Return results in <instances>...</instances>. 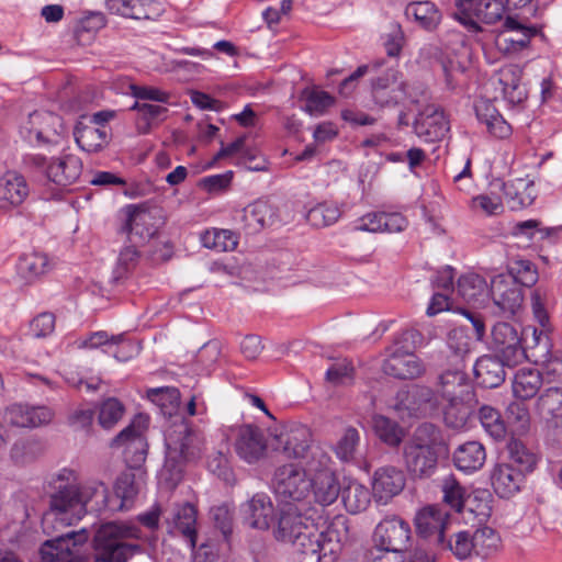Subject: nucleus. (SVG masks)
Returning a JSON list of instances; mask_svg holds the SVG:
<instances>
[{"instance_id": "nucleus-9", "label": "nucleus", "mask_w": 562, "mask_h": 562, "mask_svg": "<svg viewBox=\"0 0 562 562\" xmlns=\"http://www.w3.org/2000/svg\"><path fill=\"white\" fill-rule=\"evenodd\" d=\"M454 19L470 31L481 32L480 23L494 24L504 15V0H452Z\"/></svg>"}, {"instance_id": "nucleus-64", "label": "nucleus", "mask_w": 562, "mask_h": 562, "mask_svg": "<svg viewBox=\"0 0 562 562\" xmlns=\"http://www.w3.org/2000/svg\"><path fill=\"white\" fill-rule=\"evenodd\" d=\"M221 356V342L218 340H210L205 342L195 356L196 362L205 370H210Z\"/></svg>"}, {"instance_id": "nucleus-49", "label": "nucleus", "mask_w": 562, "mask_h": 562, "mask_svg": "<svg viewBox=\"0 0 562 562\" xmlns=\"http://www.w3.org/2000/svg\"><path fill=\"white\" fill-rule=\"evenodd\" d=\"M201 243L205 248L217 251H231L237 247V235L229 229L213 228L201 235Z\"/></svg>"}, {"instance_id": "nucleus-46", "label": "nucleus", "mask_w": 562, "mask_h": 562, "mask_svg": "<svg viewBox=\"0 0 562 562\" xmlns=\"http://www.w3.org/2000/svg\"><path fill=\"white\" fill-rule=\"evenodd\" d=\"M479 420L485 432L495 441L506 438V423L498 409L490 405H482L477 411Z\"/></svg>"}, {"instance_id": "nucleus-60", "label": "nucleus", "mask_w": 562, "mask_h": 562, "mask_svg": "<svg viewBox=\"0 0 562 562\" xmlns=\"http://www.w3.org/2000/svg\"><path fill=\"white\" fill-rule=\"evenodd\" d=\"M304 95L305 111L310 114H323L335 102V99L326 91L306 90Z\"/></svg>"}, {"instance_id": "nucleus-45", "label": "nucleus", "mask_w": 562, "mask_h": 562, "mask_svg": "<svg viewBox=\"0 0 562 562\" xmlns=\"http://www.w3.org/2000/svg\"><path fill=\"white\" fill-rule=\"evenodd\" d=\"M508 465L521 470L524 474L535 470L538 458L521 440L512 438L507 445Z\"/></svg>"}, {"instance_id": "nucleus-24", "label": "nucleus", "mask_w": 562, "mask_h": 562, "mask_svg": "<svg viewBox=\"0 0 562 562\" xmlns=\"http://www.w3.org/2000/svg\"><path fill=\"white\" fill-rule=\"evenodd\" d=\"M417 533L423 538L435 537L437 546L445 544V530L449 522V514L437 505H428L419 509L414 518Z\"/></svg>"}, {"instance_id": "nucleus-17", "label": "nucleus", "mask_w": 562, "mask_h": 562, "mask_svg": "<svg viewBox=\"0 0 562 562\" xmlns=\"http://www.w3.org/2000/svg\"><path fill=\"white\" fill-rule=\"evenodd\" d=\"M123 211L126 220L122 232L127 234L130 243L144 244L157 233V226L151 223L156 209L142 203L128 204Z\"/></svg>"}, {"instance_id": "nucleus-39", "label": "nucleus", "mask_w": 562, "mask_h": 562, "mask_svg": "<svg viewBox=\"0 0 562 562\" xmlns=\"http://www.w3.org/2000/svg\"><path fill=\"white\" fill-rule=\"evenodd\" d=\"M277 216V210L268 201L258 200L243 210L241 220L249 233H257L272 225Z\"/></svg>"}, {"instance_id": "nucleus-40", "label": "nucleus", "mask_w": 562, "mask_h": 562, "mask_svg": "<svg viewBox=\"0 0 562 562\" xmlns=\"http://www.w3.org/2000/svg\"><path fill=\"white\" fill-rule=\"evenodd\" d=\"M146 476V471L126 469L116 479L114 485L115 495L121 499L120 507L128 506L140 491Z\"/></svg>"}, {"instance_id": "nucleus-54", "label": "nucleus", "mask_w": 562, "mask_h": 562, "mask_svg": "<svg viewBox=\"0 0 562 562\" xmlns=\"http://www.w3.org/2000/svg\"><path fill=\"white\" fill-rule=\"evenodd\" d=\"M360 443V434L355 427H347L335 446V453L344 462L352 461Z\"/></svg>"}, {"instance_id": "nucleus-48", "label": "nucleus", "mask_w": 562, "mask_h": 562, "mask_svg": "<svg viewBox=\"0 0 562 562\" xmlns=\"http://www.w3.org/2000/svg\"><path fill=\"white\" fill-rule=\"evenodd\" d=\"M374 434L381 441L390 447H397L403 439V430L400 425L383 415H375L372 418Z\"/></svg>"}, {"instance_id": "nucleus-57", "label": "nucleus", "mask_w": 562, "mask_h": 562, "mask_svg": "<svg viewBox=\"0 0 562 562\" xmlns=\"http://www.w3.org/2000/svg\"><path fill=\"white\" fill-rule=\"evenodd\" d=\"M475 553L481 557L488 555L495 550L499 542V537L496 531L487 526L479 528L472 535Z\"/></svg>"}, {"instance_id": "nucleus-47", "label": "nucleus", "mask_w": 562, "mask_h": 562, "mask_svg": "<svg viewBox=\"0 0 562 562\" xmlns=\"http://www.w3.org/2000/svg\"><path fill=\"white\" fill-rule=\"evenodd\" d=\"M441 492L443 503L457 513H461L470 501V495L453 475L443 479Z\"/></svg>"}, {"instance_id": "nucleus-32", "label": "nucleus", "mask_w": 562, "mask_h": 562, "mask_svg": "<svg viewBox=\"0 0 562 562\" xmlns=\"http://www.w3.org/2000/svg\"><path fill=\"white\" fill-rule=\"evenodd\" d=\"M30 194L25 177L18 171H7L0 178V207L19 206Z\"/></svg>"}, {"instance_id": "nucleus-18", "label": "nucleus", "mask_w": 562, "mask_h": 562, "mask_svg": "<svg viewBox=\"0 0 562 562\" xmlns=\"http://www.w3.org/2000/svg\"><path fill=\"white\" fill-rule=\"evenodd\" d=\"M492 345L497 356L514 367L524 360L522 338L509 323H497L492 328Z\"/></svg>"}, {"instance_id": "nucleus-27", "label": "nucleus", "mask_w": 562, "mask_h": 562, "mask_svg": "<svg viewBox=\"0 0 562 562\" xmlns=\"http://www.w3.org/2000/svg\"><path fill=\"white\" fill-rule=\"evenodd\" d=\"M53 411L47 406H30L27 404H12L3 414V419L15 427L35 428L50 423Z\"/></svg>"}, {"instance_id": "nucleus-11", "label": "nucleus", "mask_w": 562, "mask_h": 562, "mask_svg": "<svg viewBox=\"0 0 562 562\" xmlns=\"http://www.w3.org/2000/svg\"><path fill=\"white\" fill-rule=\"evenodd\" d=\"M536 36L544 38L541 26L507 16L495 36V46L503 55L513 56L528 48Z\"/></svg>"}, {"instance_id": "nucleus-7", "label": "nucleus", "mask_w": 562, "mask_h": 562, "mask_svg": "<svg viewBox=\"0 0 562 562\" xmlns=\"http://www.w3.org/2000/svg\"><path fill=\"white\" fill-rule=\"evenodd\" d=\"M149 418L144 414L136 415L128 426L122 429L112 440L111 448L124 447V461L127 469L145 471L143 468L148 452L145 432Z\"/></svg>"}, {"instance_id": "nucleus-30", "label": "nucleus", "mask_w": 562, "mask_h": 562, "mask_svg": "<svg viewBox=\"0 0 562 562\" xmlns=\"http://www.w3.org/2000/svg\"><path fill=\"white\" fill-rule=\"evenodd\" d=\"M105 8L112 14L134 20H154L160 14L159 4L153 0H106Z\"/></svg>"}, {"instance_id": "nucleus-33", "label": "nucleus", "mask_w": 562, "mask_h": 562, "mask_svg": "<svg viewBox=\"0 0 562 562\" xmlns=\"http://www.w3.org/2000/svg\"><path fill=\"white\" fill-rule=\"evenodd\" d=\"M196 516L198 510L191 503L177 504L173 506L167 522L178 531L191 546H196Z\"/></svg>"}, {"instance_id": "nucleus-5", "label": "nucleus", "mask_w": 562, "mask_h": 562, "mask_svg": "<svg viewBox=\"0 0 562 562\" xmlns=\"http://www.w3.org/2000/svg\"><path fill=\"white\" fill-rule=\"evenodd\" d=\"M128 539L148 540L134 524L110 521L101 525L93 537L94 562H127L144 552L140 544L127 542Z\"/></svg>"}, {"instance_id": "nucleus-44", "label": "nucleus", "mask_w": 562, "mask_h": 562, "mask_svg": "<svg viewBox=\"0 0 562 562\" xmlns=\"http://www.w3.org/2000/svg\"><path fill=\"white\" fill-rule=\"evenodd\" d=\"M74 135L78 146L88 153L100 151L109 142L105 126H76Z\"/></svg>"}, {"instance_id": "nucleus-23", "label": "nucleus", "mask_w": 562, "mask_h": 562, "mask_svg": "<svg viewBox=\"0 0 562 562\" xmlns=\"http://www.w3.org/2000/svg\"><path fill=\"white\" fill-rule=\"evenodd\" d=\"M443 401L446 402L442 409L443 422L452 429L464 428L479 405L475 392L461 393V395L443 398Z\"/></svg>"}, {"instance_id": "nucleus-10", "label": "nucleus", "mask_w": 562, "mask_h": 562, "mask_svg": "<svg viewBox=\"0 0 562 562\" xmlns=\"http://www.w3.org/2000/svg\"><path fill=\"white\" fill-rule=\"evenodd\" d=\"M531 307L532 313L541 329L538 330L533 328L531 342H528L525 339L524 346V360H528L533 362L535 364L540 366L550 359L552 353L551 351V341L547 334V327L549 325V314L546 310L543 296L540 289H536L531 294Z\"/></svg>"}, {"instance_id": "nucleus-12", "label": "nucleus", "mask_w": 562, "mask_h": 562, "mask_svg": "<svg viewBox=\"0 0 562 562\" xmlns=\"http://www.w3.org/2000/svg\"><path fill=\"white\" fill-rule=\"evenodd\" d=\"M279 448L288 458L306 459L308 454L318 459V465L324 467L328 457L318 447L312 446V434L304 425H293L278 436Z\"/></svg>"}, {"instance_id": "nucleus-13", "label": "nucleus", "mask_w": 562, "mask_h": 562, "mask_svg": "<svg viewBox=\"0 0 562 562\" xmlns=\"http://www.w3.org/2000/svg\"><path fill=\"white\" fill-rule=\"evenodd\" d=\"M440 405V396L437 389L428 385L416 384L408 390H401L395 396V408L405 411L408 416H425L437 411Z\"/></svg>"}, {"instance_id": "nucleus-29", "label": "nucleus", "mask_w": 562, "mask_h": 562, "mask_svg": "<svg viewBox=\"0 0 562 562\" xmlns=\"http://www.w3.org/2000/svg\"><path fill=\"white\" fill-rule=\"evenodd\" d=\"M526 474L507 463H497L491 473L494 492L502 498H510L525 483Z\"/></svg>"}, {"instance_id": "nucleus-21", "label": "nucleus", "mask_w": 562, "mask_h": 562, "mask_svg": "<svg viewBox=\"0 0 562 562\" xmlns=\"http://www.w3.org/2000/svg\"><path fill=\"white\" fill-rule=\"evenodd\" d=\"M414 131L426 143L441 140L449 131L443 111L435 104L425 105L418 111L414 122Z\"/></svg>"}, {"instance_id": "nucleus-16", "label": "nucleus", "mask_w": 562, "mask_h": 562, "mask_svg": "<svg viewBox=\"0 0 562 562\" xmlns=\"http://www.w3.org/2000/svg\"><path fill=\"white\" fill-rule=\"evenodd\" d=\"M400 342L396 341L389 357L384 360V373L398 380H414L423 376L426 373V366L423 360L413 350L400 346Z\"/></svg>"}, {"instance_id": "nucleus-52", "label": "nucleus", "mask_w": 562, "mask_h": 562, "mask_svg": "<svg viewBox=\"0 0 562 562\" xmlns=\"http://www.w3.org/2000/svg\"><path fill=\"white\" fill-rule=\"evenodd\" d=\"M519 286L531 288L538 281V271L533 262L527 259L514 260L508 266V274Z\"/></svg>"}, {"instance_id": "nucleus-31", "label": "nucleus", "mask_w": 562, "mask_h": 562, "mask_svg": "<svg viewBox=\"0 0 562 562\" xmlns=\"http://www.w3.org/2000/svg\"><path fill=\"white\" fill-rule=\"evenodd\" d=\"M82 162L75 155L52 158L46 168V178L61 187L72 184L81 175Z\"/></svg>"}, {"instance_id": "nucleus-22", "label": "nucleus", "mask_w": 562, "mask_h": 562, "mask_svg": "<svg viewBox=\"0 0 562 562\" xmlns=\"http://www.w3.org/2000/svg\"><path fill=\"white\" fill-rule=\"evenodd\" d=\"M533 412L548 429L562 432V387L549 386L536 397Z\"/></svg>"}, {"instance_id": "nucleus-28", "label": "nucleus", "mask_w": 562, "mask_h": 562, "mask_svg": "<svg viewBox=\"0 0 562 562\" xmlns=\"http://www.w3.org/2000/svg\"><path fill=\"white\" fill-rule=\"evenodd\" d=\"M506 366L507 361L497 355L479 358L473 368L477 384L485 389L498 387L506 379Z\"/></svg>"}, {"instance_id": "nucleus-50", "label": "nucleus", "mask_w": 562, "mask_h": 562, "mask_svg": "<svg viewBox=\"0 0 562 562\" xmlns=\"http://www.w3.org/2000/svg\"><path fill=\"white\" fill-rule=\"evenodd\" d=\"M340 216L341 211L337 204L323 202L308 210L306 220L312 226L323 228L335 224Z\"/></svg>"}, {"instance_id": "nucleus-14", "label": "nucleus", "mask_w": 562, "mask_h": 562, "mask_svg": "<svg viewBox=\"0 0 562 562\" xmlns=\"http://www.w3.org/2000/svg\"><path fill=\"white\" fill-rule=\"evenodd\" d=\"M490 294L498 316L512 317L521 307L524 292L521 286L506 274H497L491 280Z\"/></svg>"}, {"instance_id": "nucleus-26", "label": "nucleus", "mask_w": 562, "mask_h": 562, "mask_svg": "<svg viewBox=\"0 0 562 562\" xmlns=\"http://www.w3.org/2000/svg\"><path fill=\"white\" fill-rule=\"evenodd\" d=\"M235 450L238 457L247 463L259 461L267 450L263 431L255 425H243L238 429Z\"/></svg>"}, {"instance_id": "nucleus-3", "label": "nucleus", "mask_w": 562, "mask_h": 562, "mask_svg": "<svg viewBox=\"0 0 562 562\" xmlns=\"http://www.w3.org/2000/svg\"><path fill=\"white\" fill-rule=\"evenodd\" d=\"M412 529L400 516L382 519L372 533V547L366 553L371 562H406L405 552L409 549ZM407 562H435L423 549H416Z\"/></svg>"}, {"instance_id": "nucleus-56", "label": "nucleus", "mask_w": 562, "mask_h": 562, "mask_svg": "<svg viewBox=\"0 0 562 562\" xmlns=\"http://www.w3.org/2000/svg\"><path fill=\"white\" fill-rule=\"evenodd\" d=\"M139 244L131 243L124 247L117 258V265L114 270V281L117 282L127 277L135 269L139 259V252L136 249Z\"/></svg>"}, {"instance_id": "nucleus-37", "label": "nucleus", "mask_w": 562, "mask_h": 562, "mask_svg": "<svg viewBox=\"0 0 562 562\" xmlns=\"http://www.w3.org/2000/svg\"><path fill=\"white\" fill-rule=\"evenodd\" d=\"M543 375L533 368L517 370L512 381L513 395L516 400L529 401L541 393Z\"/></svg>"}, {"instance_id": "nucleus-62", "label": "nucleus", "mask_w": 562, "mask_h": 562, "mask_svg": "<svg viewBox=\"0 0 562 562\" xmlns=\"http://www.w3.org/2000/svg\"><path fill=\"white\" fill-rule=\"evenodd\" d=\"M353 371V367L346 359L337 361L327 369L326 380L335 385L345 384L352 381Z\"/></svg>"}, {"instance_id": "nucleus-55", "label": "nucleus", "mask_w": 562, "mask_h": 562, "mask_svg": "<svg viewBox=\"0 0 562 562\" xmlns=\"http://www.w3.org/2000/svg\"><path fill=\"white\" fill-rule=\"evenodd\" d=\"M19 269L25 278H36L49 269V259L45 254L32 252L20 259Z\"/></svg>"}, {"instance_id": "nucleus-51", "label": "nucleus", "mask_w": 562, "mask_h": 562, "mask_svg": "<svg viewBox=\"0 0 562 562\" xmlns=\"http://www.w3.org/2000/svg\"><path fill=\"white\" fill-rule=\"evenodd\" d=\"M407 15H413L420 25L427 30L435 29L440 22L441 14L435 3L430 1H418L409 3L406 9Z\"/></svg>"}, {"instance_id": "nucleus-63", "label": "nucleus", "mask_w": 562, "mask_h": 562, "mask_svg": "<svg viewBox=\"0 0 562 562\" xmlns=\"http://www.w3.org/2000/svg\"><path fill=\"white\" fill-rule=\"evenodd\" d=\"M55 329V315L49 312L40 313L30 323V334L35 338L50 335Z\"/></svg>"}, {"instance_id": "nucleus-53", "label": "nucleus", "mask_w": 562, "mask_h": 562, "mask_svg": "<svg viewBox=\"0 0 562 562\" xmlns=\"http://www.w3.org/2000/svg\"><path fill=\"white\" fill-rule=\"evenodd\" d=\"M124 405L115 397L104 400L99 406L98 423L103 429H112L123 417Z\"/></svg>"}, {"instance_id": "nucleus-58", "label": "nucleus", "mask_w": 562, "mask_h": 562, "mask_svg": "<svg viewBox=\"0 0 562 562\" xmlns=\"http://www.w3.org/2000/svg\"><path fill=\"white\" fill-rule=\"evenodd\" d=\"M526 401L516 400L510 402L506 408L508 420L520 432H526L530 428L531 416Z\"/></svg>"}, {"instance_id": "nucleus-61", "label": "nucleus", "mask_w": 562, "mask_h": 562, "mask_svg": "<svg viewBox=\"0 0 562 562\" xmlns=\"http://www.w3.org/2000/svg\"><path fill=\"white\" fill-rule=\"evenodd\" d=\"M403 92H405V82H400L398 86L390 89H376L375 92L372 93V98L374 103L380 108H393L403 99Z\"/></svg>"}, {"instance_id": "nucleus-25", "label": "nucleus", "mask_w": 562, "mask_h": 562, "mask_svg": "<svg viewBox=\"0 0 562 562\" xmlns=\"http://www.w3.org/2000/svg\"><path fill=\"white\" fill-rule=\"evenodd\" d=\"M404 472L394 465H384L376 469L372 476V493L378 502H389L398 495L405 487Z\"/></svg>"}, {"instance_id": "nucleus-8", "label": "nucleus", "mask_w": 562, "mask_h": 562, "mask_svg": "<svg viewBox=\"0 0 562 562\" xmlns=\"http://www.w3.org/2000/svg\"><path fill=\"white\" fill-rule=\"evenodd\" d=\"M277 498L283 504H302L312 492V479L295 463L276 468L271 480Z\"/></svg>"}, {"instance_id": "nucleus-42", "label": "nucleus", "mask_w": 562, "mask_h": 562, "mask_svg": "<svg viewBox=\"0 0 562 562\" xmlns=\"http://www.w3.org/2000/svg\"><path fill=\"white\" fill-rule=\"evenodd\" d=\"M458 294L470 304H481L490 294V288L483 277L477 273H467L459 278Z\"/></svg>"}, {"instance_id": "nucleus-43", "label": "nucleus", "mask_w": 562, "mask_h": 562, "mask_svg": "<svg viewBox=\"0 0 562 562\" xmlns=\"http://www.w3.org/2000/svg\"><path fill=\"white\" fill-rule=\"evenodd\" d=\"M521 72L519 67L509 66L499 75L504 97L513 104H519L527 99V90L521 83Z\"/></svg>"}, {"instance_id": "nucleus-41", "label": "nucleus", "mask_w": 562, "mask_h": 562, "mask_svg": "<svg viewBox=\"0 0 562 562\" xmlns=\"http://www.w3.org/2000/svg\"><path fill=\"white\" fill-rule=\"evenodd\" d=\"M373 493L358 481H349L341 488V501L346 510L352 515L364 512Z\"/></svg>"}, {"instance_id": "nucleus-34", "label": "nucleus", "mask_w": 562, "mask_h": 562, "mask_svg": "<svg viewBox=\"0 0 562 562\" xmlns=\"http://www.w3.org/2000/svg\"><path fill=\"white\" fill-rule=\"evenodd\" d=\"M471 349V337L462 327L448 333L446 348L438 352V362L467 364Z\"/></svg>"}, {"instance_id": "nucleus-4", "label": "nucleus", "mask_w": 562, "mask_h": 562, "mask_svg": "<svg viewBox=\"0 0 562 562\" xmlns=\"http://www.w3.org/2000/svg\"><path fill=\"white\" fill-rule=\"evenodd\" d=\"M448 454L446 435L432 423L420 424L403 448L405 468L414 480L431 477L437 471L439 458Z\"/></svg>"}, {"instance_id": "nucleus-2", "label": "nucleus", "mask_w": 562, "mask_h": 562, "mask_svg": "<svg viewBox=\"0 0 562 562\" xmlns=\"http://www.w3.org/2000/svg\"><path fill=\"white\" fill-rule=\"evenodd\" d=\"M312 508L283 504L276 515L272 529L278 542L291 544L297 552L316 562H335L349 536L348 519L335 516L324 530H318Z\"/></svg>"}, {"instance_id": "nucleus-38", "label": "nucleus", "mask_w": 562, "mask_h": 562, "mask_svg": "<svg viewBox=\"0 0 562 562\" xmlns=\"http://www.w3.org/2000/svg\"><path fill=\"white\" fill-rule=\"evenodd\" d=\"M312 470L317 471L314 479H312V492L315 502L323 506L333 504L341 494V488L336 475L329 470H318L311 465Z\"/></svg>"}, {"instance_id": "nucleus-36", "label": "nucleus", "mask_w": 562, "mask_h": 562, "mask_svg": "<svg viewBox=\"0 0 562 562\" xmlns=\"http://www.w3.org/2000/svg\"><path fill=\"white\" fill-rule=\"evenodd\" d=\"M474 111L477 121L486 126L490 134L498 138H505L510 135V125L504 120L491 100H476Z\"/></svg>"}, {"instance_id": "nucleus-6", "label": "nucleus", "mask_w": 562, "mask_h": 562, "mask_svg": "<svg viewBox=\"0 0 562 562\" xmlns=\"http://www.w3.org/2000/svg\"><path fill=\"white\" fill-rule=\"evenodd\" d=\"M166 464L172 468L182 462L194 461L202 454L203 435L184 419L173 423L165 435Z\"/></svg>"}, {"instance_id": "nucleus-59", "label": "nucleus", "mask_w": 562, "mask_h": 562, "mask_svg": "<svg viewBox=\"0 0 562 562\" xmlns=\"http://www.w3.org/2000/svg\"><path fill=\"white\" fill-rule=\"evenodd\" d=\"M442 549L450 550L458 559L464 560L471 555L474 551L473 537L469 531H459L454 535V540L451 539L446 541L443 546H439Z\"/></svg>"}, {"instance_id": "nucleus-19", "label": "nucleus", "mask_w": 562, "mask_h": 562, "mask_svg": "<svg viewBox=\"0 0 562 562\" xmlns=\"http://www.w3.org/2000/svg\"><path fill=\"white\" fill-rule=\"evenodd\" d=\"M440 373L437 376L436 389L441 400L475 392L465 371L467 364L438 362Z\"/></svg>"}, {"instance_id": "nucleus-35", "label": "nucleus", "mask_w": 562, "mask_h": 562, "mask_svg": "<svg viewBox=\"0 0 562 562\" xmlns=\"http://www.w3.org/2000/svg\"><path fill=\"white\" fill-rule=\"evenodd\" d=\"M452 461L454 467L464 473L479 471L486 461L485 447L476 440L467 441L453 451Z\"/></svg>"}, {"instance_id": "nucleus-15", "label": "nucleus", "mask_w": 562, "mask_h": 562, "mask_svg": "<svg viewBox=\"0 0 562 562\" xmlns=\"http://www.w3.org/2000/svg\"><path fill=\"white\" fill-rule=\"evenodd\" d=\"M65 132L63 119L53 112L34 111L22 127L24 138L32 142L34 136L36 143L42 145L56 144Z\"/></svg>"}, {"instance_id": "nucleus-20", "label": "nucleus", "mask_w": 562, "mask_h": 562, "mask_svg": "<svg viewBox=\"0 0 562 562\" xmlns=\"http://www.w3.org/2000/svg\"><path fill=\"white\" fill-rule=\"evenodd\" d=\"M241 522L261 531L269 530L274 519V506L270 496L257 493L239 507Z\"/></svg>"}, {"instance_id": "nucleus-1", "label": "nucleus", "mask_w": 562, "mask_h": 562, "mask_svg": "<svg viewBox=\"0 0 562 562\" xmlns=\"http://www.w3.org/2000/svg\"><path fill=\"white\" fill-rule=\"evenodd\" d=\"M49 509L43 515L42 529L50 539L43 542L40 554L43 562H58L72 553L71 548L88 540L85 528L68 529L89 510L108 507L109 491L102 482L80 484L72 470L63 469L49 482Z\"/></svg>"}]
</instances>
